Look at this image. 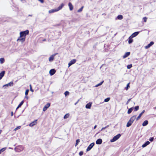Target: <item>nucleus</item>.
Segmentation results:
<instances>
[{
  "instance_id": "obj_11",
  "label": "nucleus",
  "mask_w": 156,
  "mask_h": 156,
  "mask_svg": "<svg viewBox=\"0 0 156 156\" xmlns=\"http://www.w3.org/2000/svg\"><path fill=\"white\" fill-rule=\"evenodd\" d=\"M37 120L36 119L33 122H31L29 125V126L30 127L33 126H34L36 125L37 123Z\"/></svg>"
},
{
  "instance_id": "obj_18",
  "label": "nucleus",
  "mask_w": 156,
  "mask_h": 156,
  "mask_svg": "<svg viewBox=\"0 0 156 156\" xmlns=\"http://www.w3.org/2000/svg\"><path fill=\"white\" fill-rule=\"evenodd\" d=\"M130 54V52H127L125 53V54L123 56V58H124L128 56H129Z\"/></svg>"
},
{
  "instance_id": "obj_2",
  "label": "nucleus",
  "mask_w": 156,
  "mask_h": 156,
  "mask_svg": "<svg viewBox=\"0 0 156 156\" xmlns=\"http://www.w3.org/2000/svg\"><path fill=\"white\" fill-rule=\"evenodd\" d=\"M24 147L21 145H19L16 146L14 148L15 151L17 152H20L23 150Z\"/></svg>"
},
{
  "instance_id": "obj_30",
  "label": "nucleus",
  "mask_w": 156,
  "mask_h": 156,
  "mask_svg": "<svg viewBox=\"0 0 156 156\" xmlns=\"http://www.w3.org/2000/svg\"><path fill=\"white\" fill-rule=\"evenodd\" d=\"M6 149V147H4L3 148H2L0 150V152L2 153V152H3Z\"/></svg>"
},
{
  "instance_id": "obj_20",
  "label": "nucleus",
  "mask_w": 156,
  "mask_h": 156,
  "mask_svg": "<svg viewBox=\"0 0 156 156\" xmlns=\"http://www.w3.org/2000/svg\"><path fill=\"white\" fill-rule=\"evenodd\" d=\"M150 143L149 141H147L142 145V147H146L147 145H149Z\"/></svg>"
},
{
  "instance_id": "obj_52",
  "label": "nucleus",
  "mask_w": 156,
  "mask_h": 156,
  "mask_svg": "<svg viewBox=\"0 0 156 156\" xmlns=\"http://www.w3.org/2000/svg\"><path fill=\"white\" fill-rule=\"evenodd\" d=\"M109 125H107V126H106L105 127V128H108V127H109Z\"/></svg>"
},
{
  "instance_id": "obj_14",
  "label": "nucleus",
  "mask_w": 156,
  "mask_h": 156,
  "mask_svg": "<svg viewBox=\"0 0 156 156\" xmlns=\"http://www.w3.org/2000/svg\"><path fill=\"white\" fill-rule=\"evenodd\" d=\"M91 105L92 103L91 102H89L86 105L85 107L87 109H90L91 106Z\"/></svg>"
},
{
  "instance_id": "obj_54",
  "label": "nucleus",
  "mask_w": 156,
  "mask_h": 156,
  "mask_svg": "<svg viewBox=\"0 0 156 156\" xmlns=\"http://www.w3.org/2000/svg\"><path fill=\"white\" fill-rule=\"evenodd\" d=\"M2 130H0V134H1L2 132Z\"/></svg>"
},
{
  "instance_id": "obj_29",
  "label": "nucleus",
  "mask_w": 156,
  "mask_h": 156,
  "mask_svg": "<svg viewBox=\"0 0 156 156\" xmlns=\"http://www.w3.org/2000/svg\"><path fill=\"white\" fill-rule=\"evenodd\" d=\"M103 82H104V81H102L101 82V83H100L96 85L95 86V87H98L99 86H101V85L103 83Z\"/></svg>"
},
{
  "instance_id": "obj_16",
  "label": "nucleus",
  "mask_w": 156,
  "mask_h": 156,
  "mask_svg": "<svg viewBox=\"0 0 156 156\" xmlns=\"http://www.w3.org/2000/svg\"><path fill=\"white\" fill-rule=\"evenodd\" d=\"M145 112V111L143 110L142 112L139 115V116H138V117L136 118V120H138L141 117L142 115H143V114Z\"/></svg>"
},
{
  "instance_id": "obj_35",
  "label": "nucleus",
  "mask_w": 156,
  "mask_h": 156,
  "mask_svg": "<svg viewBox=\"0 0 156 156\" xmlns=\"http://www.w3.org/2000/svg\"><path fill=\"white\" fill-rule=\"evenodd\" d=\"M139 108V107L138 106H136L134 108V111H137L138 110Z\"/></svg>"
},
{
  "instance_id": "obj_48",
  "label": "nucleus",
  "mask_w": 156,
  "mask_h": 156,
  "mask_svg": "<svg viewBox=\"0 0 156 156\" xmlns=\"http://www.w3.org/2000/svg\"><path fill=\"white\" fill-rule=\"evenodd\" d=\"M41 3H43L44 2V0H38Z\"/></svg>"
},
{
  "instance_id": "obj_5",
  "label": "nucleus",
  "mask_w": 156,
  "mask_h": 156,
  "mask_svg": "<svg viewBox=\"0 0 156 156\" xmlns=\"http://www.w3.org/2000/svg\"><path fill=\"white\" fill-rule=\"evenodd\" d=\"M26 37H20V36L17 40V41H20L21 43H23L25 40Z\"/></svg>"
},
{
  "instance_id": "obj_24",
  "label": "nucleus",
  "mask_w": 156,
  "mask_h": 156,
  "mask_svg": "<svg viewBox=\"0 0 156 156\" xmlns=\"http://www.w3.org/2000/svg\"><path fill=\"white\" fill-rule=\"evenodd\" d=\"M24 103V101H22L19 104V105H18V107H17V108H16V109H18V108H19Z\"/></svg>"
},
{
  "instance_id": "obj_40",
  "label": "nucleus",
  "mask_w": 156,
  "mask_h": 156,
  "mask_svg": "<svg viewBox=\"0 0 156 156\" xmlns=\"http://www.w3.org/2000/svg\"><path fill=\"white\" fill-rule=\"evenodd\" d=\"M21 128V126H18L17 127H16V128H15L14 129V130L15 131H16V130L18 129H20Z\"/></svg>"
},
{
  "instance_id": "obj_23",
  "label": "nucleus",
  "mask_w": 156,
  "mask_h": 156,
  "mask_svg": "<svg viewBox=\"0 0 156 156\" xmlns=\"http://www.w3.org/2000/svg\"><path fill=\"white\" fill-rule=\"evenodd\" d=\"M148 124V121L147 120L145 121L142 124V126H145L147 125Z\"/></svg>"
},
{
  "instance_id": "obj_8",
  "label": "nucleus",
  "mask_w": 156,
  "mask_h": 156,
  "mask_svg": "<svg viewBox=\"0 0 156 156\" xmlns=\"http://www.w3.org/2000/svg\"><path fill=\"white\" fill-rule=\"evenodd\" d=\"M57 54V53H55L51 56L49 58V61L50 62L52 61L54 59V57Z\"/></svg>"
},
{
  "instance_id": "obj_25",
  "label": "nucleus",
  "mask_w": 156,
  "mask_h": 156,
  "mask_svg": "<svg viewBox=\"0 0 156 156\" xmlns=\"http://www.w3.org/2000/svg\"><path fill=\"white\" fill-rule=\"evenodd\" d=\"M123 18V16L122 15H119L117 17V19L119 20H122Z\"/></svg>"
},
{
  "instance_id": "obj_34",
  "label": "nucleus",
  "mask_w": 156,
  "mask_h": 156,
  "mask_svg": "<svg viewBox=\"0 0 156 156\" xmlns=\"http://www.w3.org/2000/svg\"><path fill=\"white\" fill-rule=\"evenodd\" d=\"M132 38H129V39L128 41V43L129 44H130L131 43H132L133 42V40L131 39Z\"/></svg>"
},
{
  "instance_id": "obj_46",
  "label": "nucleus",
  "mask_w": 156,
  "mask_h": 156,
  "mask_svg": "<svg viewBox=\"0 0 156 156\" xmlns=\"http://www.w3.org/2000/svg\"><path fill=\"white\" fill-rule=\"evenodd\" d=\"M154 44V42H153V41H151V42L150 43V44L151 45V46L152 45H153Z\"/></svg>"
},
{
  "instance_id": "obj_37",
  "label": "nucleus",
  "mask_w": 156,
  "mask_h": 156,
  "mask_svg": "<svg viewBox=\"0 0 156 156\" xmlns=\"http://www.w3.org/2000/svg\"><path fill=\"white\" fill-rule=\"evenodd\" d=\"M80 140L79 139H77L76 140V143L75 144V146H76L78 144H79V142H80Z\"/></svg>"
},
{
  "instance_id": "obj_33",
  "label": "nucleus",
  "mask_w": 156,
  "mask_h": 156,
  "mask_svg": "<svg viewBox=\"0 0 156 156\" xmlns=\"http://www.w3.org/2000/svg\"><path fill=\"white\" fill-rule=\"evenodd\" d=\"M129 83H128L127 84V85L126 87L125 88V89L126 90H127L130 87Z\"/></svg>"
},
{
  "instance_id": "obj_45",
  "label": "nucleus",
  "mask_w": 156,
  "mask_h": 156,
  "mask_svg": "<svg viewBox=\"0 0 156 156\" xmlns=\"http://www.w3.org/2000/svg\"><path fill=\"white\" fill-rule=\"evenodd\" d=\"M30 91H31L32 92H33L34 91V90L32 88V86L31 85H30Z\"/></svg>"
},
{
  "instance_id": "obj_43",
  "label": "nucleus",
  "mask_w": 156,
  "mask_h": 156,
  "mask_svg": "<svg viewBox=\"0 0 156 156\" xmlns=\"http://www.w3.org/2000/svg\"><path fill=\"white\" fill-rule=\"evenodd\" d=\"M153 140H154V137H151V138H150L149 139V140L151 141V142H152L153 141Z\"/></svg>"
},
{
  "instance_id": "obj_47",
  "label": "nucleus",
  "mask_w": 156,
  "mask_h": 156,
  "mask_svg": "<svg viewBox=\"0 0 156 156\" xmlns=\"http://www.w3.org/2000/svg\"><path fill=\"white\" fill-rule=\"evenodd\" d=\"M130 100H131V99H129V100H128L127 101V102H126V104L127 105L129 103L130 101Z\"/></svg>"
},
{
  "instance_id": "obj_56",
  "label": "nucleus",
  "mask_w": 156,
  "mask_h": 156,
  "mask_svg": "<svg viewBox=\"0 0 156 156\" xmlns=\"http://www.w3.org/2000/svg\"><path fill=\"white\" fill-rule=\"evenodd\" d=\"M25 98H26L27 99H28V97H27V96H26L25 97Z\"/></svg>"
},
{
  "instance_id": "obj_17",
  "label": "nucleus",
  "mask_w": 156,
  "mask_h": 156,
  "mask_svg": "<svg viewBox=\"0 0 156 156\" xmlns=\"http://www.w3.org/2000/svg\"><path fill=\"white\" fill-rule=\"evenodd\" d=\"M136 119V115H134L132 116L130 119L129 120L132 122H133Z\"/></svg>"
},
{
  "instance_id": "obj_4",
  "label": "nucleus",
  "mask_w": 156,
  "mask_h": 156,
  "mask_svg": "<svg viewBox=\"0 0 156 156\" xmlns=\"http://www.w3.org/2000/svg\"><path fill=\"white\" fill-rule=\"evenodd\" d=\"M120 134H117V135L114 136L112 139L110 140V141L111 142H114L116 141V140H117L120 137Z\"/></svg>"
},
{
  "instance_id": "obj_1",
  "label": "nucleus",
  "mask_w": 156,
  "mask_h": 156,
  "mask_svg": "<svg viewBox=\"0 0 156 156\" xmlns=\"http://www.w3.org/2000/svg\"><path fill=\"white\" fill-rule=\"evenodd\" d=\"M64 5V4L63 3H62L58 8L49 10L48 11V12L49 13H51L57 12L62 9Z\"/></svg>"
},
{
  "instance_id": "obj_58",
  "label": "nucleus",
  "mask_w": 156,
  "mask_h": 156,
  "mask_svg": "<svg viewBox=\"0 0 156 156\" xmlns=\"http://www.w3.org/2000/svg\"><path fill=\"white\" fill-rule=\"evenodd\" d=\"M1 153V152H0V154Z\"/></svg>"
},
{
  "instance_id": "obj_26",
  "label": "nucleus",
  "mask_w": 156,
  "mask_h": 156,
  "mask_svg": "<svg viewBox=\"0 0 156 156\" xmlns=\"http://www.w3.org/2000/svg\"><path fill=\"white\" fill-rule=\"evenodd\" d=\"M133 107L129 109V110H128V112H127V113L128 114H129L130 113H131V112L133 111Z\"/></svg>"
},
{
  "instance_id": "obj_59",
  "label": "nucleus",
  "mask_w": 156,
  "mask_h": 156,
  "mask_svg": "<svg viewBox=\"0 0 156 156\" xmlns=\"http://www.w3.org/2000/svg\"><path fill=\"white\" fill-rule=\"evenodd\" d=\"M155 108H156V107H155Z\"/></svg>"
},
{
  "instance_id": "obj_7",
  "label": "nucleus",
  "mask_w": 156,
  "mask_h": 156,
  "mask_svg": "<svg viewBox=\"0 0 156 156\" xmlns=\"http://www.w3.org/2000/svg\"><path fill=\"white\" fill-rule=\"evenodd\" d=\"M13 83L12 82H10L7 84H5L3 86V87L5 88H6L7 87L9 86H13Z\"/></svg>"
},
{
  "instance_id": "obj_32",
  "label": "nucleus",
  "mask_w": 156,
  "mask_h": 156,
  "mask_svg": "<svg viewBox=\"0 0 156 156\" xmlns=\"http://www.w3.org/2000/svg\"><path fill=\"white\" fill-rule=\"evenodd\" d=\"M110 99V98H107L105 99L104 101L105 102H108L109 101Z\"/></svg>"
},
{
  "instance_id": "obj_21",
  "label": "nucleus",
  "mask_w": 156,
  "mask_h": 156,
  "mask_svg": "<svg viewBox=\"0 0 156 156\" xmlns=\"http://www.w3.org/2000/svg\"><path fill=\"white\" fill-rule=\"evenodd\" d=\"M5 73V71H3L0 73V80L4 76Z\"/></svg>"
},
{
  "instance_id": "obj_44",
  "label": "nucleus",
  "mask_w": 156,
  "mask_h": 156,
  "mask_svg": "<svg viewBox=\"0 0 156 156\" xmlns=\"http://www.w3.org/2000/svg\"><path fill=\"white\" fill-rule=\"evenodd\" d=\"M83 154V151H80L79 153V154L80 156H82Z\"/></svg>"
},
{
  "instance_id": "obj_22",
  "label": "nucleus",
  "mask_w": 156,
  "mask_h": 156,
  "mask_svg": "<svg viewBox=\"0 0 156 156\" xmlns=\"http://www.w3.org/2000/svg\"><path fill=\"white\" fill-rule=\"evenodd\" d=\"M133 122H132L130 121L129 120L128 122L126 124V126L127 127H129L131 125Z\"/></svg>"
},
{
  "instance_id": "obj_42",
  "label": "nucleus",
  "mask_w": 156,
  "mask_h": 156,
  "mask_svg": "<svg viewBox=\"0 0 156 156\" xmlns=\"http://www.w3.org/2000/svg\"><path fill=\"white\" fill-rule=\"evenodd\" d=\"M143 19L144 20V22H146L147 21V18L145 17L143 18Z\"/></svg>"
},
{
  "instance_id": "obj_55",
  "label": "nucleus",
  "mask_w": 156,
  "mask_h": 156,
  "mask_svg": "<svg viewBox=\"0 0 156 156\" xmlns=\"http://www.w3.org/2000/svg\"><path fill=\"white\" fill-rule=\"evenodd\" d=\"M32 16V15H29V16Z\"/></svg>"
},
{
  "instance_id": "obj_9",
  "label": "nucleus",
  "mask_w": 156,
  "mask_h": 156,
  "mask_svg": "<svg viewBox=\"0 0 156 156\" xmlns=\"http://www.w3.org/2000/svg\"><path fill=\"white\" fill-rule=\"evenodd\" d=\"M76 62V60L75 59H73L71 60L68 64V67H70L72 65L74 64Z\"/></svg>"
},
{
  "instance_id": "obj_13",
  "label": "nucleus",
  "mask_w": 156,
  "mask_h": 156,
  "mask_svg": "<svg viewBox=\"0 0 156 156\" xmlns=\"http://www.w3.org/2000/svg\"><path fill=\"white\" fill-rule=\"evenodd\" d=\"M55 70L54 69H52L50 70L49 73L50 75L52 76L55 73Z\"/></svg>"
},
{
  "instance_id": "obj_39",
  "label": "nucleus",
  "mask_w": 156,
  "mask_h": 156,
  "mask_svg": "<svg viewBox=\"0 0 156 156\" xmlns=\"http://www.w3.org/2000/svg\"><path fill=\"white\" fill-rule=\"evenodd\" d=\"M132 66L131 64L127 66V68L128 69H130Z\"/></svg>"
},
{
  "instance_id": "obj_3",
  "label": "nucleus",
  "mask_w": 156,
  "mask_h": 156,
  "mask_svg": "<svg viewBox=\"0 0 156 156\" xmlns=\"http://www.w3.org/2000/svg\"><path fill=\"white\" fill-rule=\"evenodd\" d=\"M29 33V31L28 30L23 31H22L20 33V37H26V35H28Z\"/></svg>"
},
{
  "instance_id": "obj_19",
  "label": "nucleus",
  "mask_w": 156,
  "mask_h": 156,
  "mask_svg": "<svg viewBox=\"0 0 156 156\" xmlns=\"http://www.w3.org/2000/svg\"><path fill=\"white\" fill-rule=\"evenodd\" d=\"M69 6V7L70 10L72 11L73 9V6L71 3L69 2L68 4Z\"/></svg>"
},
{
  "instance_id": "obj_53",
  "label": "nucleus",
  "mask_w": 156,
  "mask_h": 156,
  "mask_svg": "<svg viewBox=\"0 0 156 156\" xmlns=\"http://www.w3.org/2000/svg\"><path fill=\"white\" fill-rule=\"evenodd\" d=\"M11 115L12 116H13V112H11Z\"/></svg>"
},
{
  "instance_id": "obj_31",
  "label": "nucleus",
  "mask_w": 156,
  "mask_h": 156,
  "mask_svg": "<svg viewBox=\"0 0 156 156\" xmlns=\"http://www.w3.org/2000/svg\"><path fill=\"white\" fill-rule=\"evenodd\" d=\"M69 116V114H66L64 116V119H66L68 118Z\"/></svg>"
},
{
  "instance_id": "obj_50",
  "label": "nucleus",
  "mask_w": 156,
  "mask_h": 156,
  "mask_svg": "<svg viewBox=\"0 0 156 156\" xmlns=\"http://www.w3.org/2000/svg\"><path fill=\"white\" fill-rule=\"evenodd\" d=\"M79 100H78L76 103H75V105H76L79 102Z\"/></svg>"
},
{
  "instance_id": "obj_49",
  "label": "nucleus",
  "mask_w": 156,
  "mask_h": 156,
  "mask_svg": "<svg viewBox=\"0 0 156 156\" xmlns=\"http://www.w3.org/2000/svg\"><path fill=\"white\" fill-rule=\"evenodd\" d=\"M106 129V128H105V127H103L101 129V131H102V130H104V129Z\"/></svg>"
},
{
  "instance_id": "obj_57",
  "label": "nucleus",
  "mask_w": 156,
  "mask_h": 156,
  "mask_svg": "<svg viewBox=\"0 0 156 156\" xmlns=\"http://www.w3.org/2000/svg\"><path fill=\"white\" fill-rule=\"evenodd\" d=\"M9 149H12V148H11V147H9Z\"/></svg>"
},
{
  "instance_id": "obj_12",
  "label": "nucleus",
  "mask_w": 156,
  "mask_h": 156,
  "mask_svg": "<svg viewBox=\"0 0 156 156\" xmlns=\"http://www.w3.org/2000/svg\"><path fill=\"white\" fill-rule=\"evenodd\" d=\"M50 104V103L47 104L43 108V111H45L49 107Z\"/></svg>"
},
{
  "instance_id": "obj_6",
  "label": "nucleus",
  "mask_w": 156,
  "mask_h": 156,
  "mask_svg": "<svg viewBox=\"0 0 156 156\" xmlns=\"http://www.w3.org/2000/svg\"><path fill=\"white\" fill-rule=\"evenodd\" d=\"M94 145V143H91L87 147V151H90L91 149L93 147Z\"/></svg>"
},
{
  "instance_id": "obj_28",
  "label": "nucleus",
  "mask_w": 156,
  "mask_h": 156,
  "mask_svg": "<svg viewBox=\"0 0 156 156\" xmlns=\"http://www.w3.org/2000/svg\"><path fill=\"white\" fill-rule=\"evenodd\" d=\"M83 8L84 6H82L80 9L77 10V12H82Z\"/></svg>"
},
{
  "instance_id": "obj_36",
  "label": "nucleus",
  "mask_w": 156,
  "mask_h": 156,
  "mask_svg": "<svg viewBox=\"0 0 156 156\" xmlns=\"http://www.w3.org/2000/svg\"><path fill=\"white\" fill-rule=\"evenodd\" d=\"M151 46V45L149 44L145 46V49H147L150 48Z\"/></svg>"
},
{
  "instance_id": "obj_38",
  "label": "nucleus",
  "mask_w": 156,
  "mask_h": 156,
  "mask_svg": "<svg viewBox=\"0 0 156 156\" xmlns=\"http://www.w3.org/2000/svg\"><path fill=\"white\" fill-rule=\"evenodd\" d=\"M69 92L68 91H66L64 93V94L65 95V96L68 95H69Z\"/></svg>"
},
{
  "instance_id": "obj_15",
  "label": "nucleus",
  "mask_w": 156,
  "mask_h": 156,
  "mask_svg": "<svg viewBox=\"0 0 156 156\" xmlns=\"http://www.w3.org/2000/svg\"><path fill=\"white\" fill-rule=\"evenodd\" d=\"M102 141L101 139H98L96 141V144H100L102 143Z\"/></svg>"
},
{
  "instance_id": "obj_10",
  "label": "nucleus",
  "mask_w": 156,
  "mask_h": 156,
  "mask_svg": "<svg viewBox=\"0 0 156 156\" xmlns=\"http://www.w3.org/2000/svg\"><path fill=\"white\" fill-rule=\"evenodd\" d=\"M139 33V32H136L133 33L129 37V38H132L136 36Z\"/></svg>"
},
{
  "instance_id": "obj_27",
  "label": "nucleus",
  "mask_w": 156,
  "mask_h": 156,
  "mask_svg": "<svg viewBox=\"0 0 156 156\" xmlns=\"http://www.w3.org/2000/svg\"><path fill=\"white\" fill-rule=\"evenodd\" d=\"M5 62V60L4 58H0V62L1 64Z\"/></svg>"
},
{
  "instance_id": "obj_41",
  "label": "nucleus",
  "mask_w": 156,
  "mask_h": 156,
  "mask_svg": "<svg viewBox=\"0 0 156 156\" xmlns=\"http://www.w3.org/2000/svg\"><path fill=\"white\" fill-rule=\"evenodd\" d=\"M29 91V90L28 89H27L26 90L25 92V95L26 96L28 94V92Z\"/></svg>"
},
{
  "instance_id": "obj_51",
  "label": "nucleus",
  "mask_w": 156,
  "mask_h": 156,
  "mask_svg": "<svg viewBox=\"0 0 156 156\" xmlns=\"http://www.w3.org/2000/svg\"><path fill=\"white\" fill-rule=\"evenodd\" d=\"M97 126L96 125H95L94 126V129H96V128Z\"/></svg>"
}]
</instances>
